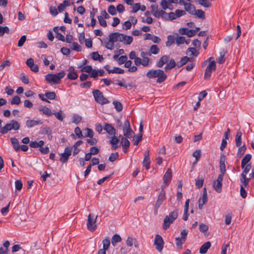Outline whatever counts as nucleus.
I'll use <instances>...</instances> for the list:
<instances>
[{
	"mask_svg": "<svg viewBox=\"0 0 254 254\" xmlns=\"http://www.w3.org/2000/svg\"><path fill=\"white\" fill-rule=\"evenodd\" d=\"M21 103V100L18 96H14L10 100L11 104L19 105Z\"/></svg>",
	"mask_w": 254,
	"mask_h": 254,
	"instance_id": "603ef678",
	"label": "nucleus"
},
{
	"mask_svg": "<svg viewBox=\"0 0 254 254\" xmlns=\"http://www.w3.org/2000/svg\"><path fill=\"white\" fill-rule=\"evenodd\" d=\"M143 165L146 168V169H149L150 168V158H144L143 161Z\"/></svg>",
	"mask_w": 254,
	"mask_h": 254,
	"instance_id": "0e129e2a",
	"label": "nucleus"
},
{
	"mask_svg": "<svg viewBox=\"0 0 254 254\" xmlns=\"http://www.w3.org/2000/svg\"><path fill=\"white\" fill-rule=\"evenodd\" d=\"M176 240V244L177 246V247L179 249H182V245L185 243V240H183L182 239L180 238V237H177L175 239Z\"/></svg>",
	"mask_w": 254,
	"mask_h": 254,
	"instance_id": "79ce46f5",
	"label": "nucleus"
},
{
	"mask_svg": "<svg viewBox=\"0 0 254 254\" xmlns=\"http://www.w3.org/2000/svg\"><path fill=\"white\" fill-rule=\"evenodd\" d=\"M170 59L169 56L164 55L162 56L156 63L158 67H162L164 64L168 63Z\"/></svg>",
	"mask_w": 254,
	"mask_h": 254,
	"instance_id": "dca6fc26",
	"label": "nucleus"
},
{
	"mask_svg": "<svg viewBox=\"0 0 254 254\" xmlns=\"http://www.w3.org/2000/svg\"><path fill=\"white\" fill-rule=\"evenodd\" d=\"M177 36L175 38L176 44L178 45L183 44L185 43V37L183 36H179L178 34H176Z\"/></svg>",
	"mask_w": 254,
	"mask_h": 254,
	"instance_id": "58836bf2",
	"label": "nucleus"
},
{
	"mask_svg": "<svg viewBox=\"0 0 254 254\" xmlns=\"http://www.w3.org/2000/svg\"><path fill=\"white\" fill-rule=\"evenodd\" d=\"M196 2L200 5L206 8H209L211 5V3L207 0H196Z\"/></svg>",
	"mask_w": 254,
	"mask_h": 254,
	"instance_id": "c9c22d12",
	"label": "nucleus"
},
{
	"mask_svg": "<svg viewBox=\"0 0 254 254\" xmlns=\"http://www.w3.org/2000/svg\"><path fill=\"white\" fill-rule=\"evenodd\" d=\"M5 33H9V29L7 26H0V37L3 36Z\"/></svg>",
	"mask_w": 254,
	"mask_h": 254,
	"instance_id": "49530a36",
	"label": "nucleus"
},
{
	"mask_svg": "<svg viewBox=\"0 0 254 254\" xmlns=\"http://www.w3.org/2000/svg\"><path fill=\"white\" fill-rule=\"evenodd\" d=\"M10 140L14 149L16 151H18L20 149V145L18 139L15 137H13L11 138Z\"/></svg>",
	"mask_w": 254,
	"mask_h": 254,
	"instance_id": "2f4dec72",
	"label": "nucleus"
},
{
	"mask_svg": "<svg viewBox=\"0 0 254 254\" xmlns=\"http://www.w3.org/2000/svg\"><path fill=\"white\" fill-rule=\"evenodd\" d=\"M212 59V57L208 58L207 61H205L203 63V65L207 62H209V64L207 65L204 73V79H208L211 76L212 71H214L216 69V63L214 61H211Z\"/></svg>",
	"mask_w": 254,
	"mask_h": 254,
	"instance_id": "39448f33",
	"label": "nucleus"
},
{
	"mask_svg": "<svg viewBox=\"0 0 254 254\" xmlns=\"http://www.w3.org/2000/svg\"><path fill=\"white\" fill-rule=\"evenodd\" d=\"M113 136L112 138V139L110 141V143L112 144V149L116 150L119 146L118 144L119 142V139L115 136V135H113Z\"/></svg>",
	"mask_w": 254,
	"mask_h": 254,
	"instance_id": "5701e85b",
	"label": "nucleus"
},
{
	"mask_svg": "<svg viewBox=\"0 0 254 254\" xmlns=\"http://www.w3.org/2000/svg\"><path fill=\"white\" fill-rule=\"evenodd\" d=\"M154 16L157 18H160L161 17L164 19H167L168 14L164 11L163 9L158 10L157 12H156Z\"/></svg>",
	"mask_w": 254,
	"mask_h": 254,
	"instance_id": "cd10ccee",
	"label": "nucleus"
},
{
	"mask_svg": "<svg viewBox=\"0 0 254 254\" xmlns=\"http://www.w3.org/2000/svg\"><path fill=\"white\" fill-rule=\"evenodd\" d=\"M174 221L172 220V219L168 218V217H165L163 224V228L164 230L167 229L170 227V224H172Z\"/></svg>",
	"mask_w": 254,
	"mask_h": 254,
	"instance_id": "a878e982",
	"label": "nucleus"
},
{
	"mask_svg": "<svg viewBox=\"0 0 254 254\" xmlns=\"http://www.w3.org/2000/svg\"><path fill=\"white\" fill-rule=\"evenodd\" d=\"M226 156L224 155H221L220 159V174L219 175H221L222 178L226 172L225 167Z\"/></svg>",
	"mask_w": 254,
	"mask_h": 254,
	"instance_id": "4468645a",
	"label": "nucleus"
},
{
	"mask_svg": "<svg viewBox=\"0 0 254 254\" xmlns=\"http://www.w3.org/2000/svg\"><path fill=\"white\" fill-rule=\"evenodd\" d=\"M41 124L42 122L40 120H28L26 121V126L29 128Z\"/></svg>",
	"mask_w": 254,
	"mask_h": 254,
	"instance_id": "6ab92c4d",
	"label": "nucleus"
},
{
	"mask_svg": "<svg viewBox=\"0 0 254 254\" xmlns=\"http://www.w3.org/2000/svg\"><path fill=\"white\" fill-rule=\"evenodd\" d=\"M210 247L211 243L209 241L205 242L200 247L199 251V253L201 254H206Z\"/></svg>",
	"mask_w": 254,
	"mask_h": 254,
	"instance_id": "aec40b11",
	"label": "nucleus"
},
{
	"mask_svg": "<svg viewBox=\"0 0 254 254\" xmlns=\"http://www.w3.org/2000/svg\"><path fill=\"white\" fill-rule=\"evenodd\" d=\"M192 156L196 159V162H197L198 160L201 157V150L200 149H197L194 151L192 154Z\"/></svg>",
	"mask_w": 254,
	"mask_h": 254,
	"instance_id": "5fc2aeb1",
	"label": "nucleus"
},
{
	"mask_svg": "<svg viewBox=\"0 0 254 254\" xmlns=\"http://www.w3.org/2000/svg\"><path fill=\"white\" fill-rule=\"evenodd\" d=\"M168 63L167 64V65L165 66L164 68L166 71L172 69L173 68L175 67L176 65V62L173 59H169V61Z\"/></svg>",
	"mask_w": 254,
	"mask_h": 254,
	"instance_id": "c85d7f7f",
	"label": "nucleus"
},
{
	"mask_svg": "<svg viewBox=\"0 0 254 254\" xmlns=\"http://www.w3.org/2000/svg\"><path fill=\"white\" fill-rule=\"evenodd\" d=\"M84 131L85 137H90L94 136V133L92 129H90L89 128H86L84 129Z\"/></svg>",
	"mask_w": 254,
	"mask_h": 254,
	"instance_id": "09e8293b",
	"label": "nucleus"
},
{
	"mask_svg": "<svg viewBox=\"0 0 254 254\" xmlns=\"http://www.w3.org/2000/svg\"><path fill=\"white\" fill-rule=\"evenodd\" d=\"M20 128L19 124L15 120H11L9 123L6 124L3 127L1 128L0 132L2 134H5L8 131L12 129L17 130Z\"/></svg>",
	"mask_w": 254,
	"mask_h": 254,
	"instance_id": "7ed1b4c3",
	"label": "nucleus"
},
{
	"mask_svg": "<svg viewBox=\"0 0 254 254\" xmlns=\"http://www.w3.org/2000/svg\"><path fill=\"white\" fill-rule=\"evenodd\" d=\"M74 132L78 138H81L83 137L82 131L79 127H77L75 128Z\"/></svg>",
	"mask_w": 254,
	"mask_h": 254,
	"instance_id": "69168bd1",
	"label": "nucleus"
},
{
	"mask_svg": "<svg viewBox=\"0 0 254 254\" xmlns=\"http://www.w3.org/2000/svg\"><path fill=\"white\" fill-rule=\"evenodd\" d=\"M11 64V63L8 60H6L4 61L0 65V71H1L3 69V68L5 66H9Z\"/></svg>",
	"mask_w": 254,
	"mask_h": 254,
	"instance_id": "338daca9",
	"label": "nucleus"
},
{
	"mask_svg": "<svg viewBox=\"0 0 254 254\" xmlns=\"http://www.w3.org/2000/svg\"><path fill=\"white\" fill-rule=\"evenodd\" d=\"M178 216V211L177 210H174L173 211L170 213L168 216H166V217H168V218L172 219V220L175 221Z\"/></svg>",
	"mask_w": 254,
	"mask_h": 254,
	"instance_id": "c03bdc74",
	"label": "nucleus"
},
{
	"mask_svg": "<svg viewBox=\"0 0 254 254\" xmlns=\"http://www.w3.org/2000/svg\"><path fill=\"white\" fill-rule=\"evenodd\" d=\"M166 198L165 190L161 191L158 196L157 200L155 204V209L157 210L159 207L162 205L163 201Z\"/></svg>",
	"mask_w": 254,
	"mask_h": 254,
	"instance_id": "ddd939ff",
	"label": "nucleus"
},
{
	"mask_svg": "<svg viewBox=\"0 0 254 254\" xmlns=\"http://www.w3.org/2000/svg\"><path fill=\"white\" fill-rule=\"evenodd\" d=\"M252 168L251 164H248L246 167L244 169L242 174L240 176V181L241 183L247 188L249 186V183L250 181L251 178H247L246 175L249 172Z\"/></svg>",
	"mask_w": 254,
	"mask_h": 254,
	"instance_id": "423d86ee",
	"label": "nucleus"
},
{
	"mask_svg": "<svg viewBox=\"0 0 254 254\" xmlns=\"http://www.w3.org/2000/svg\"><path fill=\"white\" fill-rule=\"evenodd\" d=\"M70 48L72 50H75L78 52L81 51V46L77 43L73 42L71 44Z\"/></svg>",
	"mask_w": 254,
	"mask_h": 254,
	"instance_id": "864d4df0",
	"label": "nucleus"
},
{
	"mask_svg": "<svg viewBox=\"0 0 254 254\" xmlns=\"http://www.w3.org/2000/svg\"><path fill=\"white\" fill-rule=\"evenodd\" d=\"M190 60L188 57L185 56L181 59L180 61L178 63L177 65L179 67H182L185 64Z\"/></svg>",
	"mask_w": 254,
	"mask_h": 254,
	"instance_id": "a18cd8bd",
	"label": "nucleus"
},
{
	"mask_svg": "<svg viewBox=\"0 0 254 254\" xmlns=\"http://www.w3.org/2000/svg\"><path fill=\"white\" fill-rule=\"evenodd\" d=\"M122 238L118 234L114 235L112 238V244L113 246H116L117 243L120 242Z\"/></svg>",
	"mask_w": 254,
	"mask_h": 254,
	"instance_id": "72a5a7b5",
	"label": "nucleus"
},
{
	"mask_svg": "<svg viewBox=\"0 0 254 254\" xmlns=\"http://www.w3.org/2000/svg\"><path fill=\"white\" fill-rule=\"evenodd\" d=\"M65 72L64 71L56 74H48L45 76L46 81L51 85H56L60 83L61 80L65 76Z\"/></svg>",
	"mask_w": 254,
	"mask_h": 254,
	"instance_id": "f03ea898",
	"label": "nucleus"
},
{
	"mask_svg": "<svg viewBox=\"0 0 254 254\" xmlns=\"http://www.w3.org/2000/svg\"><path fill=\"white\" fill-rule=\"evenodd\" d=\"M110 245V241L109 238H107L103 240V249L104 251L108 250Z\"/></svg>",
	"mask_w": 254,
	"mask_h": 254,
	"instance_id": "ea45409f",
	"label": "nucleus"
},
{
	"mask_svg": "<svg viewBox=\"0 0 254 254\" xmlns=\"http://www.w3.org/2000/svg\"><path fill=\"white\" fill-rule=\"evenodd\" d=\"M82 120V117L78 115H74L72 117V123L75 124H79Z\"/></svg>",
	"mask_w": 254,
	"mask_h": 254,
	"instance_id": "6e6d98bb",
	"label": "nucleus"
},
{
	"mask_svg": "<svg viewBox=\"0 0 254 254\" xmlns=\"http://www.w3.org/2000/svg\"><path fill=\"white\" fill-rule=\"evenodd\" d=\"M39 110L40 112H42L43 113L47 116H51L52 112L51 110L47 107H41L39 108Z\"/></svg>",
	"mask_w": 254,
	"mask_h": 254,
	"instance_id": "4c0bfd02",
	"label": "nucleus"
},
{
	"mask_svg": "<svg viewBox=\"0 0 254 254\" xmlns=\"http://www.w3.org/2000/svg\"><path fill=\"white\" fill-rule=\"evenodd\" d=\"M142 138V134L141 133H138L133 138V144L134 145H137L139 142L141 140Z\"/></svg>",
	"mask_w": 254,
	"mask_h": 254,
	"instance_id": "8fccbe9b",
	"label": "nucleus"
},
{
	"mask_svg": "<svg viewBox=\"0 0 254 254\" xmlns=\"http://www.w3.org/2000/svg\"><path fill=\"white\" fill-rule=\"evenodd\" d=\"M104 129L110 135H115L116 129L115 128L109 124H105Z\"/></svg>",
	"mask_w": 254,
	"mask_h": 254,
	"instance_id": "a211bd4d",
	"label": "nucleus"
},
{
	"mask_svg": "<svg viewBox=\"0 0 254 254\" xmlns=\"http://www.w3.org/2000/svg\"><path fill=\"white\" fill-rule=\"evenodd\" d=\"M87 143L90 145H94L97 144V140L93 137H90L86 140Z\"/></svg>",
	"mask_w": 254,
	"mask_h": 254,
	"instance_id": "052dcab7",
	"label": "nucleus"
},
{
	"mask_svg": "<svg viewBox=\"0 0 254 254\" xmlns=\"http://www.w3.org/2000/svg\"><path fill=\"white\" fill-rule=\"evenodd\" d=\"M175 38L173 35H169L167 37V41L166 42L167 47L171 46L175 42Z\"/></svg>",
	"mask_w": 254,
	"mask_h": 254,
	"instance_id": "a19ab883",
	"label": "nucleus"
},
{
	"mask_svg": "<svg viewBox=\"0 0 254 254\" xmlns=\"http://www.w3.org/2000/svg\"><path fill=\"white\" fill-rule=\"evenodd\" d=\"M97 18L101 26L104 27H106L107 26V22L102 16H98Z\"/></svg>",
	"mask_w": 254,
	"mask_h": 254,
	"instance_id": "4d7b16f0",
	"label": "nucleus"
},
{
	"mask_svg": "<svg viewBox=\"0 0 254 254\" xmlns=\"http://www.w3.org/2000/svg\"><path fill=\"white\" fill-rule=\"evenodd\" d=\"M46 97L51 100H53L56 98V95L54 92H47L45 93Z\"/></svg>",
	"mask_w": 254,
	"mask_h": 254,
	"instance_id": "13d9d810",
	"label": "nucleus"
},
{
	"mask_svg": "<svg viewBox=\"0 0 254 254\" xmlns=\"http://www.w3.org/2000/svg\"><path fill=\"white\" fill-rule=\"evenodd\" d=\"M160 5L163 10H166L168 8L171 10L172 9V5L168 0H162L160 3Z\"/></svg>",
	"mask_w": 254,
	"mask_h": 254,
	"instance_id": "b1692460",
	"label": "nucleus"
},
{
	"mask_svg": "<svg viewBox=\"0 0 254 254\" xmlns=\"http://www.w3.org/2000/svg\"><path fill=\"white\" fill-rule=\"evenodd\" d=\"M26 64L30 68V69L35 72H37L39 71V67L37 64H35L34 63V60L32 58L28 59Z\"/></svg>",
	"mask_w": 254,
	"mask_h": 254,
	"instance_id": "2eb2a0df",
	"label": "nucleus"
},
{
	"mask_svg": "<svg viewBox=\"0 0 254 254\" xmlns=\"http://www.w3.org/2000/svg\"><path fill=\"white\" fill-rule=\"evenodd\" d=\"M72 151L71 146L67 147L64 149V152L61 153L60 160L62 163H65L68 161V157L71 155Z\"/></svg>",
	"mask_w": 254,
	"mask_h": 254,
	"instance_id": "1a4fd4ad",
	"label": "nucleus"
},
{
	"mask_svg": "<svg viewBox=\"0 0 254 254\" xmlns=\"http://www.w3.org/2000/svg\"><path fill=\"white\" fill-rule=\"evenodd\" d=\"M121 143L122 144V148L124 152L127 153L130 145V142L127 137H122Z\"/></svg>",
	"mask_w": 254,
	"mask_h": 254,
	"instance_id": "f3484780",
	"label": "nucleus"
},
{
	"mask_svg": "<svg viewBox=\"0 0 254 254\" xmlns=\"http://www.w3.org/2000/svg\"><path fill=\"white\" fill-rule=\"evenodd\" d=\"M159 51L160 49L156 45H152L149 52H148V56H151L152 54H157L159 53Z\"/></svg>",
	"mask_w": 254,
	"mask_h": 254,
	"instance_id": "393cba45",
	"label": "nucleus"
},
{
	"mask_svg": "<svg viewBox=\"0 0 254 254\" xmlns=\"http://www.w3.org/2000/svg\"><path fill=\"white\" fill-rule=\"evenodd\" d=\"M199 229L201 232L204 233L208 230V227L204 223H200L199 226Z\"/></svg>",
	"mask_w": 254,
	"mask_h": 254,
	"instance_id": "bf43d9fd",
	"label": "nucleus"
},
{
	"mask_svg": "<svg viewBox=\"0 0 254 254\" xmlns=\"http://www.w3.org/2000/svg\"><path fill=\"white\" fill-rule=\"evenodd\" d=\"M242 135V132L240 131V130H238L236 133V137H235V143H236V146L237 147H240L242 144V138H241Z\"/></svg>",
	"mask_w": 254,
	"mask_h": 254,
	"instance_id": "bb28decb",
	"label": "nucleus"
},
{
	"mask_svg": "<svg viewBox=\"0 0 254 254\" xmlns=\"http://www.w3.org/2000/svg\"><path fill=\"white\" fill-rule=\"evenodd\" d=\"M116 41L124 42V44L129 45L131 43L133 38L130 36H127L125 34L120 33L119 32L112 33Z\"/></svg>",
	"mask_w": 254,
	"mask_h": 254,
	"instance_id": "20e7f679",
	"label": "nucleus"
},
{
	"mask_svg": "<svg viewBox=\"0 0 254 254\" xmlns=\"http://www.w3.org/2000/svg\"><path fill=\"white\" fill-rule=\"evenodd\" d=\"M172 177V171L171 169H168L163 177V181L165 183H170Z\"/></svg>",
	"mask_w": 254,
	"mask_h": 254,
	"instance_id": "412c9836",
	"label": "nucleus"
},
{
	"mask_svg": "<svg viewBox=\"0 0 254 254\" xmlns=\"http://www.w3.org/2000/svg\"><path fill=\"white\" fill-rule=\"evenodd\" d=\"M26 40V36L25 35L22 36L18 42V43H17L18 47H21L23 46V45H24Z\"/></svg>",
	"mask_w": 254,
	"mask_h": 254,
	"instance_id": "e2e57ef3",
	"label": "nucleus"
},
{
	"mask_svg": "<svg viewBox=\"0 0 254 254\" xmlns=\"http://www.w3.org/2000/svg\"><path fill=\"white\" fill-rule=\"evenodd\" d=\"M98 216H96L94 218L93 215L89 214L88 216L87 221V227L88 230L91 232L94 231L97 228V219Z\"/></svg>",
	"mask_w": 254,
	"mask_h": 254,
	"instance_id": "0eeeda50",
	"label": "nucleus"
},
{
	"mask_svg": "<svg viewBox=\"0 0 254 254\" xmlns=\"http://www.w3.org/2000/svg\"><path fill=\"white\" fill-rule=\"evenodd\" d=\"M113 104L117 111L120 112L122 111L123 105L121 102L117 101H114Z\"/></svg>",
	"mask_w": 254,
	"mask_h": 254,
	"instance_id": "de8ad7c7",
	"label": "nucleus"
},
{
	"mask_svg": "<svg viewBox=\"0 0 254 254\" xmlns=\"http://www.w3.org/2000/svg\"><path fill=\"white\" fill-rule=\"evenodd\" d=\"M83 143L82 140H79L76 142L73 145L72 148H74L73 154L74 155H77L80 151V149L78 148V146L80 145Z\"/></svg>",
	"mask_w": 254,
	"mask_h": 254,
	"instance_id": "473e14b6",
	"label": "nucleus"
},
{
	"mask_svg": "<svg viewBox=\"0 0 254 254\" xmlns=\"http://www.w3.org/2000/svg\"><path fill=\"white\" fill-rule=\"evenodd\" d=\"M252 158V156L250 154H246L244 157L242 159V161L247 165L248 164V163L250 161Z\"/></svg>",
	"mask_w": 254,
	"mask_h": 254,
	"instance_id": "774afa93",
	"label": "nucleus"
},
{
	"mask_svg": "<svg viewBox=\"0 0 254 254\" xmlns=\"http://www.w3.org/2000/svg\"><path fill=\"white\" fill-rule=\"evenodd\" d=\"M193 15L197 16V17L199 18L202 19H205L204 12L202 11L201 9H195V12L193 13Z\"/></svg>",
	"mask_w": 254,
	"mask_h": 254,
	"instance_id": "e433bc0d",
	"label": "nucleus"
},
{
	"mask_svg": "<svg viewBox=\"0 0 254 254\" xmlns=\"http://www.w3.org/2000/svg\"><path fill=\"white\" fill-rule=\"evenodd\" d=\"M124 135L127 138H131L132 135L134 134V132L131 128V127H129V129H127L124 131H123Z\"/></svg>",
	"mask_w": 254,
	"mask_h": 254,
	"instance_id": "37998d69",
	"label": "nucleus"
},
{
	"mask_svg": "<svg viewBox=\"0 0 254 254\" xmlns=\"http://www.w3.org/2000/svg\"><path fill=\"white\" fill-rule=\"evenodd\" d=\"M44 144V142L43 140H40L39 142L36 141H31L29 145L32 148H38L42 147Z\"/></svg>",
	"mask_w": 254,
	"mask_h": 254,
	"instance_id": "c756f323",
	"label": "nucleus"
},
{
	"mask_svg": "<svg viewBox=\"0 0 254 254\" xmlns=\"http://www.w3.org/2000/svg\"><path fill=\"white\" fill-rule=\"evenodd\" d=\"M223 178L221 175H218L217 179L213 181V187L214 189L218 193L222 191V181Z\"/></svg>",
	"mask_w": 254,
	"mask_h": 254,
	"instance_id": "9b49d317",
	"label": "nucleus"
},
{
	"mask_svg": "<svg viewBox=\"0 0 254 254\" xmlns=\"http://www.w3.org/2000/svg\"><path fill=\"white\" fill-rule=\"evenodd\" d=\"M116 40L112 34L110 33L109 35V40L105 43V47L109 50H112L115 48V43L116 42Z\"/></svg>",
	"mask_w": 254,
	"mask_h": 254,
	"instance_id": "f8f14e48",
	"label": "nucleus"
},
{
	"mask_svg": "<svg viewBox=\"0 0 254 254\" xmlns=\"http://www.w3.org/2000/svg\"><path fill=\"white\" fill-rule=\"evenodd\" d=\"M108 11L112 15H115L117 13V11L115 7L113 5H111L109 6Z\"/></svg>",
	"mask_w": 254,
	"mask_h": 254,
	"instance_id": "680f3d73",
	"label": "nucleus"
},
{
	"mask_svg": "<svg viewBox=\"0 0 254 254\" xmlns=\"http://www.w3.org/2000/svg\"><path fill=\"white\" fill-rule=\"evenodd\" d=\"M146 75L149 78H157L156 82L158 83L164 82L167 77V75L164 73V71L160 69L149 70L146 73Z\"/></svg>",
	"mask_w": 254,
	"mask_h": 254,
	"instance_id": "f257e3e1",
	"label": "nucleus"
},
{
	"mask_svg": "<svg viewBox=\"0 0 254 254\" xmlns=\"http://www.w3.org/2000/svg\"><path fill=\"white\" fill-rule=\"evenodd\" d=\"M189 53L190 56H193L196 57L199 54V52L198 49H196L194 48H189L187 51V54L189 55Z\"/></svg>",
	"mask_w": 254,
	"mask_h": 254,
	"instance_id": "f704fd0d",
	"label": "nucleus"
},
{
	"mask_svg": "<svg viewBox=\"0 0 254 254\" xmlns=\"http://www.w3.org/2000/svg\"><path fill=\"white\" fill-rule=\"evenodd\" d=\"M125 72V71L123 69H122L120 67H115L113 69H111L109 71V73H116L119 74H123Z\"/></svg>",
	"mask_w": 254,
	"mask_h": 254,
	"instance_id": "3c124183",
	"label": "nucleus"
},
{
	"mask_svg": "<svg viewBox=\"0 0 254 254\" xmlns=\"http://www.w3.org/2000/svg\"><path fill=\"white\" fill-rule=\"evenodd\" d=\"M154 245L156 249L159 252H161L164 247V241L161 236L156 235L155 237Z\"/></svg>",
	"mask_w": 254,
	"mask_h": 254,
	"instance_id": "9d476101",
	"label": "nucleus"
},
{
	"mask_svg": "<svg viewBox=\"0 0 254 254\" xmlns=\"http://www.w3.org/2000/svg\"><path fill=\"white\" fill-rule=\"evenodd\" d=\"M207 201V196L202 195L198 200V208L200 209H201L203 205L205 204V203Z\"/></svg>",
	"mask_w": 254,
	"mask_h": 254,
	"instance_id": "7c9ffc66",
	"label": "nucleus"
},
{
	"mask_svg": "<svg viewBox=\"0 0 254 254\" xmlns=\"http://www.w3.org/2000/svg\"><path fill=\"white\" fill-rule=\"evenodd\" d=\"M184 8L185 10L190 14H193V13L195 12V7L194 5L190 2L186 4Z\"/></svg>",
	"mask_w": 254,
	"mask_h": 254,
	"instance_id": "4be33fe9",
	"label": "nucleus"
},
{
	"mask_svg": "<svg viewBox=\"0 0 254 254\" xmlns=\"http://www.w3.org/2000/svg\"><path fill=\"white\" fill-rule=\"evenodd\" d=\"M95 101L99 104L103 105L108 103V100L104 97L103 93L99 90L93 91Z\"/></svg>",
	"mask_w": 254,
	"mask_h": 254,
	"instance_id": "6e6552de",
	"label": "nucleus"
}]
</instances>
